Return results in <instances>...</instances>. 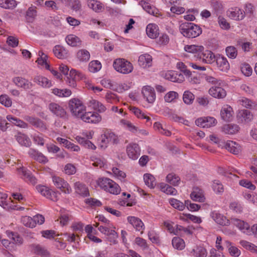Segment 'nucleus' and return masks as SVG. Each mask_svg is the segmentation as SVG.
<instances>
[{"label": "nucleus", "instance_id": "nucleus-59", "mask_svg": "<svg viewBox=\"0 0 257 257\" xmlns=\"http://www.w3.org/2000/svg\"><path fill=\"white\" fill-rule=\"evenodd\" d=\"M169 203L174 208L180 211L183 210L185 207V203L183 204V203L180 201L174 198L170 199L169 200Z\"/></svg>", "mask_w": 257, "mask_h": 257}, {"label": "nucleus", "instance_id": "nucleus-46", "mask_svg": "<svg viewBox=\"0 0 257 257\" xmlns=\"http://www.w3.org/2000/svg\"><path fill=\"white\" fill-rule=\"evenodd\" d=\"M65 40L68 45L72 47L78 46L81 44L80 39L77 36L73 34L68 35L66 37Z\"/></svg>", "mask_w": 257, "mask_h": 257}, {"label": "nucleus", "instance_id": "nucleus-9", "mask_svg": "<svg viewBox=\"0 0 257 257\" xmlns=\"http://www.w3.org/2000/svg\"><path fill=\"white\" fill-rule=\"evenodd\" d=\"M18 173L20 177L26 182L34 185L37 183V179L30 171L23 167L18 168Z\"/></svg>", "mask_w": 257, "mask_h": 257}, {"label": "nucleus", "instance_id": "nucleus-34", "mask_svg": "<svg viewBox=\"0 0 257 257\" xmlns=\"http://www.w3.org/2000/svg\"><path fill=\"white\" fill-rule=\"evenodd\" d=\"M34 81L38 85L44 88H49L52 86L50 80L47 78L41 75L35 76L34 78Z\"/></svg>", "mask_w": 257, "mask_h": 257}, {"label": "nucleus", "instance_id": "nucleus-31", "mask_svg": "<svg viewBox=\"0 0 257 257\" xmlns=\"http://www.w3.org/2000/svg\"><path fill=\"white\" fill-rule=\"evenodd\" d=\"M31 248L34 252L38 255L43 257H49L50 253L47 249L43 246L38 244H33L31 245Z\"/></svg>", "mask_w": 257, "mask_h": 257}, {"label": "nucleus", "instance_id": "nucleus-37", "mask_svg": "<svg viewBox=\"0 0 257 257\" xmlns=\"http://www.w3.org/2000/svg\"><path fill=\"white\" fill-rule=\"evenodd\" d=\"M17 142L22 146L30 147L31 145V141L30 138L26 135L19 133L15 136Z\"/></svg>", "mask_w": 257, "mask_h": 257}, {"label": "nucleus", "instance_id": "nucleus-13", "mask_svg": "<svg viewBox=\"0 0 257 257\" xmlns=\"http://www.w3.org/2000/svg\"><path fill=\"white\" fill-rule=\"evenodd\" d=\"M227 15L233 20L239 21L244 18L245 12L238 7H232L227 10Z\"/></svg>", "mask_w": 257, "mask_h": 257}, {"label": "nucleus", "instance_id": "nucleus-47", "mask_svg": "<svg viewBox=\"0 0 257 257\" xmlns=\"http://www.w3.org/2000/svg\"><path fill=\"white\" fill-rule=\"evenodd\" d=\"M194 257H206L207 252L206 249L202 246H196L190 252Z\"/></svg>", "mask_w": 257, "mask_h": 257}, {"label": "nucleus", "instance_id": "nucleus-6", "mask_svg": "<svg viewBox=\"0 0 257 257\" xmlns=\"http://www.w3.org/2000/svg\"><path fill=\"white\" fill-rule=\"evenodd\" d=\"M83 121L93 124H97L102 120L101 116L96 111H86L80 118Z\"/></svg>", "mask_w": 257, "mask_h": 257}, {"label": "nucleus", "instance_id": "nucleus-36", "mask_svg": "<svg viewBox=\"0 0 257 257\" xmlns=\"http://www.w3.org/2000/svg\"><path fill=\"white\" fill-rule=\"evenodd\" d=\"M146 33L149 37L156 38L159 35V28L155 24H149L146 28Z\"/></svg>", "mask_w": 257, "mask_h": 257}, {"label": "nucleus", "instance_id": "nucleus-53", "mask_svg": "<svg viewBox=\"0 0 257 257\" xmlns=\"http://www.w3.org/2000/svg\"><path fill=\"white\" fill-rule=\"evenodd\" d=\"M39 57L36 62L39 65L44 66L47 69H50V66L47 62V56L42 51H40L38 53Z\"/></svg>", "mask_w": 257, "mask_h": 257}, {"label": "nucleus", "instance_id": "nucleus-26", "mask_svg": "<svg viewBox=\"0 0 257 257\" xmlns=\"http://www.w3.org/2000/svg\"><path fill=\"white\" fill-rule=\"evenodd\" d=\"M202 61L207 64H212L215 62L216 56L210 51L203 50L199 55Z\"/></svg>", "mask_w": 257, "mask_h": 257}, {"label": "nucleus", "instance_id": "nucleus-2", "mask_svg": "<svg viewBox=\"0 0 257 257\" xmlns=\"http://www.w3.org/2000/svg\"><path fill=\"white\" fill-rule=\"evenodd\" d=\"M68 105L72 115L77 118H81L86 111V106L81 100L77 98L71 99Z\"/></svg>", "mask_w": 257, "mask_h": 257}, {"label": "nucleus", "instance_id": "nucleus-11", "mask_svg": "<svg viewBox=\"0 0 257 257\" xmlns=\"http://www.w3.org/2000/svg\"><path fill=\"white\" fill-rule=\"evenodd\" d=\"M231 223L237 227L242 233L248 235H251V227L247 222L236 218H231Z\"/></svg>", "mask_w": 257, "mask_h": 257}, {"label": "nucleus", "instance_id": "nucleus-17", "mask_svg": "<svg viewBox=\"0 0 257 257\" xmlns=\"http://www.w3.org/2000/svg\"><path fill=\"white\" fill-rule=\"evenodd\" d=\"M49 110L58 117H65L66 112L64 108L58 103L55 102L50 103L48 105Z\"/></svg>", "mask_w": 257, "mask_h": 257}, {"label": "nucleus", "instance_id": "nucleus-52", "mask_svg": "<svg viewBox=\"0 0 257 257\" xmlns=\"http://www.w3.org/2000/svg\"><path fill=\"white\" fill-rule=\"evenodd\" d=\"M144 180L145 184L150 188H154L156 185L155 178L150 174H144Z\"/></svg>", "mask_w": 257, "mask_h": 257}, {"label": "nucleus", "instance_id": "nucleus-1", "mask_svg": "<svg viewBox=\"0 0 257 257\" xmlns=\"http://www.w3.org/2000/svg\"><path fill=\"white\" fill-rule=\"evenodd\" d=\"M179 30L181 33L187 38H196L202 33L201 28L192 23H182L180 25Z\"/></svg>", "mask_w": 257, "mask_h": 257}, {"label": "nucleus", "instance_id": "nucleus-27", "mask_svg": "<svg viewBox=\"0 0 257 257\" xmlns=\"http://www.w3.org/2000/svg\"><path fill=\"white\" fill-rule=\"evenodd\" d=\"M165 77L169 80L178 83H181L184 80V77L181 73H178L173 71H167Z\"/></svg>", "mask_w": 257, "mask_h": 257}, {"label": "nucleus", "instance_id": "nucleus-49", "mask_svg": "<svg viewBox=\"0 0 257 257\" xmlns=\"http://www.w3.org/2000/svg\"><path fill=\"white\" fill-rule=\"evenodd\" d=\"M184 50L189 53H196L199 56L200 53L202 52L204 50V47L202 46L195 45H186L184 47Z\"/></svg>", "mask_w": 257, "mask_h": 257}, {"label": "nucleus", "instance_id": "nucleus-35", "mask_svg": "<svg viewBox=\"0 0 257 257\" xmlns=\"http://www.w3.org/2000/svg\"><path fill=\"white\" fill-rule=\"evenodd\" d=\"M74 188L75 192L81 196H87L89 194L87 187L80 182H76L74 184Z\"/></svg>", "mask_w": 257, "mask_h": 257}, {"label": "nucleus", "instance_id": "nucleus-23", "mask_svg": "<svg viewBox=\"0 0 257 257\" xmlns=\"http://www.w3.org/2000/svg\"><path fill=\"white\" fill-rule=\"evenodd\" d=\"M24 119L35 127L39 128L41 131L46 130V125L44 123L42 120L38 118L26 115L24 117Z\"/></svg>", "mask_w": 257, "mask_h": 257}, {"label": "nucleus", "instance_id": "nucleus-33", "mask_svg": "<svg viewBox=\"0 0 257 257\" xmlns=\"http://www.w3.org/2000/svg\"><path fill=\"white\" fill-rule=\"evenodd\" d=\"M87 6L96 13H100L104 10V6L97 0H87Z\"/></svg>", "mask_w": 257, "mask_h": 257}, {"label": "nucleus", "instance_id": "nucleus-38", "mask_svg": "<svg viewBox=\"0 0 257 257\" xmlns=\"http://www.w3.org/2000/svg\"><path fill=\"white\" fill-rule=\"evenodd\" d=\"M11 199H8V195L3 193L0 195V206L6 210L14 209Z\"/></svg>", "mask_w": 257, "mask_h": 257}, {"label": "nucleus", "instance_id": "nucleus-4", "mask_svg": "<svg viewBox=\"0 0 257 257\" xmlns=\"http://www.w3.org/2000/svg\"><path fill=\"white\" fill-rule=\"evenodd\" d=\"M52 180L54 185L62 192L65 194H70L71 192V186L64 179L58 176H53Z\"/></svg>", "mask_w": 257, "mask_h": 257}, {"label": "nucleus", "instance_id": "nucleus-18", "mask_svg": "<svg viewBox=\"0 0 257 257\" xmlns=\"http://www.w3.org/2000/svg\"><path fill=\"white\" fill-rule=\"evenodd\" d=\"M210 216L218 224L227 226L231 223V220L227 219L226 217L216 211L211 212Z\"/></svg>", "mask_w": 257, "mask_h": 257}, {"label": "nucleus", "instance_id": "nucleus-5", "mask_svg": "<svg viewBox=\"0 0 257 257\" xmlns=\"http://www.w3.org/2000/svg\"><path fill=\"white\" fill-rule=\"evenodd\" d=\"M98 229L103 234L107 236V239L110 243H117V238L118 234L113 229L110 228V226H105L100 225L98 227Z\"/></svg>", "mask_w": 257, "mask_h": 257}, {"label": "nucleus", "instance_id": "nucleus-60", "mask_svg": "<svg viewBox=\"0 0 257 257\" xmlns=\"http://www.w3.org/2000/svg\"><path fill=\"white\" fill-rule=\"evenodd\" d=\"M212 188L216 194H220L224 191L223 185L218 180L213 181L212 184Z\"/></svg>", "mask_w": 257, "mask_h": 257}, {"label": "nucleus", "instance_id": "nucleus-3", "mask_svg": "<svg viewBox=\"0 0 257 257\" xmlns=\"http://www.w3.org/2000/svg\"><path fill=\"white\" fill-rule=\"evenodd\" d=\"M113 67L117 72L123 74L131 73L134 68L130 62L122 58L115 59L113 61Z\"/></svg>", "mask_w": 257, "mask_h": 257}, {"label": "nucleus", "instance_id": "nucleus-43", "mask_svg": "<svg viewBox=\"0 0 257 257\" xmlns=\"http://www.w3.org/2000/svg\"><path fill=\"white\" fill-rule=\"evenodd\" d=\"M53 51L55 56L59 59H64L67 56L66 50L60 45L55 46Z\"/></svg>", "mask_w": 257, "mask_h": 257}, {"label": "nucleus", "instance_id": "nucleus-45", "mask_svg": "<svg viewBox=\"0 0 257 257\" xmlns=\"http://www.w3.org/2000/svg\"><path fill=\"white\" fill-rule=\"evenodd\" d=\"M77 59L81 62H86L90 59L89 52L85 49L79 50L76 55Z\"/></svg>", "mask_w": 257, "mask_h": 257}, {"label": "nucleus", "instance_id": "nucleus-32", "mask_svg": "<svg viewBox=\"0 0 257 257\" xmlns=\"http://www.w3.org/2000/svg\"><path fill=\"white\" fill-rule=\"evenodd\" d=\"M239 127L236 124H226L221 127V131L225 134L233 135L238 132Z\"/></svg>", "mask_w": 257, "mask_h": 257}, {"label": "nucleus", "instance_id": "nucleus-41", "mask_svg": "<svg viewBox=\"0 0 257 257\" xmlns=\"http://www.w3.org/2000/svg\"><path fill=\"white\" fill-rule=\"evenodd\" d=\"M120 124L123 127L132 133L137 134L138 132V127L128 120L122 119L120 120Z\"/></svg>", "mask_w": 257, "mask_h": 257}, {"label": "nucleus", "instance_id": "nucleus-15", "mask_svg": "<svg viewBox=\"0 0 257 257\" xmlns=\"http://www.w3.org/2000/svg\"><path fill=\"white\" fill-rule=\"evenodd\" d=\"M142 93L144 98L150 103H153L156 100V93L153 87L145 86L142 88Z\"/></svg>", "mask_w": 257, "mask_h": 257}, {"label": "nucleus", "instance_id": "nucleus-61", "mask_svg": "<svg viewBox=\"0 0 257 257\" xmlns=\"http://www.w3.org/2000/svg\"><path fill=\"white\" fill-rule=\"evenodd\" d=\"M240 244L246 249L257 253V246L246 240H240Z\"/></svg>", "mask_w": 257, "mask_h": 257}, {"label": "nucleus", "instance_id": "nucleus-54", "mask_svg": "<svg viewBox=\"0 0 257 257\" xmlns=\"http://www.w3.org/2000/svg\"><path fill=\"white\" fill-rule=\"evenodd\" d=\"M6 233L7 236L12 239L15 243L19 245H21L23 243V238L17 233H15L10 230H7L6 231Z\"/></svg>", "mask_w": 257, "mask_h": 257}, {"label": "nucleus", "instance_id": "nucleus-14", "mask_svg": "<svg viewBox=\"0 0 257 257\" xmlns=\"http://www.w3.org/2000/svg\"><path fill=\"white\" fill-rule=\"evenodd\" d=\"M217 123L216 119L210 116L200 117L195 121V124L202 127H210L215 126Z\"/></svg>", "mask_w": 257, "mask_h": 257}, {"label": "nucleus", "instance_id": "nucleus-7", "mask_svg": "<svg viewBox=\"0 0 257 257\" xmlns=\"http://www.w3.org/2000/svg\"><path fill=\"white\" fill-rule=\"evenodd\" d=\"M18 173L20 177L26 182L34 185L37 183V179L30 171L23 167L18 168Z\"/></svg>", "mask_w": 257, "mask_h": 257}, {"label": "nucleus", "instance_id": "nucleus-42", "mask_svg": "<svg viewBox=\"0 0 257 257\" xmlns=\"http://www.w3.org/2000/svg\"><path fill=\"white\" fill-rule=\"evenodd\" d=\"M240 104L243 106L251 109H257V104L246 97H242L239 100Z\"/></svg>", "mask_w": 257, "mask_h": 257}, {"label": "nucleus", "instance_id": "nucleus-64", "mask_svg": "<svg viewBox=\"0 0 257 257\" xmlns=\"http://www.w3.org/2000/svg\"><path fill=\"white\" fill-rule=\"evenodd\" d=\"M101 68V63L97 61H92L90 62L88 66V69L91 72H96L98 71Z\"/></svg>", "mask_w": 257, "mask_h": 257}, {"label": "nucleus", "instance_id": "nucleus-29", "mask_svg": "<svg viewBox=\"0 0 257 257\" xmlns=\"http://www.w3.org/2000/svg\"><path fill=\"white\" fill-rule=\"evenodd\" d=\"M138 63L144 68H149L152 65V57L147 53L142 54L139 57Z\"/></svg>", "mask_w": 257, "mask_h": 257}, {"label": "nucleus", "instance_id": "nucleus-24", "mask_svg": "<svg viewBox=\"0 0 257 257\" xmlns=\"http://www.w3.org/2000/svg\"><path fill=\"white\" fill-rule=\"evenodd\" d=\"M233 113L232 107L228 104L224 105L220 110L221 118L226 121L231 120Z\"/></svg>", "mask_w": 257, "mask_h": 257}, {"label": "nucleus", "instance_id": "nucleus-55", "mask_svg": "<svg viewBox=\"0 0 257 257\" xmlns=\"http://www.w3.org/2000/svg\"><path fill=\"white\" fill-rule=\"evenodd\" d=\"M17 5L15 0H0V7L6 9H13Z\"/></svg>", "mask_w": 257, "mask_h": 257}, {"label": "nucleus", "instance_id": "nucleus-56", "mask_svg": "<svg viewBox=\"0 0 257 257\" xmlns=\"http://www.w3.org/2000/svg\"><path fill=\"white\" fill-rule=\"evenodd\" d=\"M172 244L175 248L178 250H182L185 246L183 239L179 237H174L172 241Z\"/></svg>", "mask_w": 257, "mask_h": 257}, {"label": "nucleus", "instance_id": "nucleus-63", "mask_svg": "<svg viewBox=\"0 0 257 257\" xmlns=\"http://www.w3.org/2000/svg\"><path fill=\"white\" fill-rule=\"evenodd\" d=\"M104 135L109 143L113 144H117L118 143V137L114 133L112 132H106Z\"/></svg>", "mask_w": 257, "mask_h": 257}, {"label": "nucleus", "instance_id": "nucleus-58", "mask_svg": "<svg viewBox=\"0 0 257 257\" xmlns=\"http://www.w3.org/2000/svg\"><path fill=\"white\" fill-rule=\"evenodd\" d=\"M180 181V178L174 173L169 174L166 177V181L174 186H178Z\"/></svg>", "mask_w": 257, "mask_h": 257}, {"label": "nucleus", "instance_id": "nucleus-16", "mask_svg": "<svg viewBox=\"0 0 257 257\" xmlns=\"http://www.w3.org/2000/svg\"><path fill=\"white\" fill-rule=\"evenodd\" d=\"M68 74L67 82L68 85L72 87H75L76 86V80L81 79L83 77V74L82 73L77 71L75 69H71Z\"/></svg>", "mask_w": 257, "mask_h": 257}, {"label": "nucleus", "instance_id": "nucleus-62", "mask_svg": "<svg viewBox=\"0 0 257 257\" xmlns=\"http://www.w3.org/2000/svg\"><path fill=\"white\" fill-rule=\"evenodd\" d=\"M225 52L227 56L230 59H234L237 55V50L234 46H228L225 49Z\"/></svg>", "mask_w": 257, "mask_h": 257}, {"label": "nucleus", "instance_id": "nucleus-25", "mask_svg": "<svg viewBox=\"0 0 257 257\" xmlns=\"http://www.w3.org/2000/svg\"><path fill=\"white\" fill-rule=\"evenodd\" d=\"M28 153L31 158L40 163H46L48 161L46 157L37 150L30 149Z\"/></svg>", "mask_w": 257, "mask_h": 257}, {"label": "nucleus", "instance_id": "nucleus-39", "mask_svg": "<svg viewBox=\"0 0 257 257\" xmlns=\"http://www.w3.org/2000/svg\"><path fill=\"white\" fill-rule=\"evenodd\" d=\"M239 121L242 123L250 122L253 118L252 113L247 110H243L238 115Z\"/></svg>", "mask_w": 257, "mask_h": 257}, {"label": "nucleus", "instance_id": "nucleus-48", "mask_svg": "<svg viewBox=\"0 0 257 257\" xmlns=\"http://www.w3.org/2000/svg\"><path fill=\"white\" fill-rule=\"evenodd\" d=\"M75 139L78 143L82 145L86 148L91 149L93 150L96 149V146L88 140H86L83 137L76 136Z\"/></svg>", "mask_w": 257, "mask_h": 257}, {"label": "nucleus", "instance_id": "nucleus-19", "mask_svg": "<svg viewBox=\"0 0 257 257\" xmlns=\"http://www.w3.org/2000/svg\"><path fill=\"white\" fill-rule=\"evenodd\" d=\"M127 220L137 231H140L141 233L145 229V225L142 221L139 218L135 216H128Z\"/></svg>", "mask_w": 257, "mask_h": 257}, {"label": "nucleus", "instance_id": "nucleus-21", "mask_svg": "<svg viewBox=\"0 0 257 257\" xmlns=\"http://www.w3.org/2000/svg\"><path fill=\"white\" fill-rule=\"evenodd\" d=\"M13 81L16 86L25 90L30 89L33 87V84L32 82L21 77H14L13 79Z\"/></svg>", "mask_w": 257, "mask_h": 257}, {"label": "nucleus", "instance_id": "nucleus-44", "mask_svg": "<svg viewBox=\"0 0 257 257\" xmlns=\"http://www.w3.org/2000/svg\"><path fill=\"white\" fill-rule=\"evenodd\" d=\"M113 180L108 178H101L98 179L97 183L98 185L104 190L107 191L111 186Z\"/></svg>", "mask_w": 257, "mask_h": 257}, {"label": "nucleus", "instance_id": "nucleus-30", "mask_svg": "<svg viewBox=\"0 0 257 257\" xmlns=\"http://www.w3.org/2000/svg\"><path fill=\"white\" fill-rule=\"evenodd\" d=\"M87 105L89 107L95 110L97 112L102 113L106 109L105 106L101 102L93 99L89 100L87 102Z\"/></svg>", "mask_w": 257, "mask_h": 257}, {"label": "nucleus", "instance_id": "nucleus-8", "mask_svg": "<svg viewBox=\"0 0 257 257\" xmlns=\"http://www.w3.org/2000/svg\"><path fill=\"white\" fill-rule=\"evenodd\" d=\"M18 173L20 177L26 182L34 185L37 183V179L30 171L23 167L18 168Z\"/></svg>", "mask_w": 257, "mask_h": 257}, {"label": "nucleus", "instance_id": "nucleus-50", "mask_svg": "<svg viewBox=\"0 0 257 257\" xmlns=\"http://www.w3.org/2000/svg\"><path fill=\"white\" fill-rule=\"evenodd\" d=\"M160 188L162 192L168 195H176L177 194V191L175 188L164 183L160 184Z\"/></svg>", "mask_w": 257, "mask_h": 257}, {"label": "nucleus", "instance_id": "nucleus-10", "mask_svg": "<svg viewBox=\"0 0 257 257\" xmlns=\"http://www.w3.org/2000/svg\"><path fill=\"white\" fill-rule=\"evenodd\" d=\"M126 152L130 159L136 160L141 155V148L138 144L131 143L126 146Z\"/></svg>", "mask_w": 257, "mask_h": 257}, {"label": "nucleus", "instance_id": "nucleus-20", "mask_svg": "<svg viewBox=\"0 0 257 257\" xmlns=\"http://www.w3.org/2000/svg\"><path fill=\"white\" fill-rule=\"evenodd\" d=\"M208 92L211 96L218 99L223 98L226 95V90L221 86H212L209 89Z\"/></svg>", "mask_w": 257, "mask_h": 257}, {"label": "nucleus", "instance_id": "nucleus-57", "mask_svg": "<svg viewBox=\"0 0 257 257\" xmlns=\"http://www.w3.org/2000/svg\"><path fill=\"white\" fill-rule=\"evenodd\" d=\"M194 95L189 90H186L184 92L183 100L185 104L188 105L192 104L194 101Z\"/></svg>", "mask_w": 257, "mask_h": 257}, {"label": "nucleus", "instance_id": "nucleus-40", "mask_svg": "<svg viewBox=\"0 0 257 257\" xmlns=\"http://www.w3.org/2000/svg\"><path fill=\"white\" fill-rule=\"evenodd\" d=\"M7 119L12 123L20 127L25 128L28 127L27 123L12 115H8Z\"/></svg>", "mask_w": 257, "mask_h": 257}, {"label": "nucleus", "instance_id": "nucleus-28", "mask_svg": "<svg viewBox=\"0 0 257 257\" xmlns=\"http://www.w3.org/2000/svg\"><path fill=\"white\" fill-rule=\"evenodd\" d=\"M224 146L226 150L234 155H237L241 151V147L240 145L234 141H227Z\"/></svg>", "mask_w": 257, "mask_h": 257}, {"label": "nucleus", "instance_id": "nucleus-12", "mask_svg": "<svg viewBox=\"0 0 257 257\" xmlns=\"http://www.w3.org/2000/svg\"><path fill=\"white\" fill-rule=\"evenodd\" d=\"M215 62L218 69L221 71L227 72L230 69V64L227 58L222 55H216Z\"/></svg>", "mask_w": 257, "mask_h": 257}, {"label": "nucleus", "instance_id": "nucleus-51", "mask_svg": "<svg viewBox=\"0 0 257 257\" xmlns=\"http://www.w3.org/2000/svg\"><path fill=\"white\" fill-rule=\"evenodd\" d=\"M52 92L58 97H69L71 94V91L68 89L54 88L52 89Z\"/></svg>", "mask_w": 257, "mask_h": 257}, {"label": "nucleus", "instance_id": "nucleus-22", "mask_svg": "<svg viewBox=\"0 0 257 257\" xmlns=\"http://www.w3.org/2000/svg\"><path fill=\"white\" fill-rule=\"evenodd\" d=\"M190 197L194 201L204 202L205 200L203 191L198 187L193 188V190L190 194Z\"/></svg>", "mask_w": 257, "mask_h": 257}]
</instances>
